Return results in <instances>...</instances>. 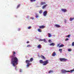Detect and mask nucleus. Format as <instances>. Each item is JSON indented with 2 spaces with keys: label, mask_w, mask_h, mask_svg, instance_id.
Returning a JSON list of instances; mask_svg holds the SVG:
<instances>
[{
  "label": "nucleus",
  "mask_w": 74,
  "mask_h": 74,
  "mask_svg": "<svg viewBox=\"0 0 74 74\" xmlns=\"http://www.w3.org/2000/svg\"><path fill=\"white\" fill-rule=\"evenodd\" d=\"M42 10H40L39 11V13L40 14H42Z\"/></svg>",
  "instance_id": "393cba45"
},
{
  "label": "nucleus",
  "mask_w": 74,
  "mask_h": 74,
  "mask_svg": "<svg viewBox=\"0 0 74 74\" xmlns=\"http://www.w3.org/2000/svg\"><path fill=\"white\" fill-rule=\"evenodd\" d=\"M30 18L31 19H32V20H33V19H34V18H33V17H31V18Z\"/></svg>",
  "instance_id": "4c0bfd02"
},
{
  "label": "nucleus",
  "mask_w": 74,
  "mask_h": 74,
  "mask_svg": "<svg viewBox=\"0 0 74 74\" xmlns=\"http://www.w3.org/2000/svg\"><path fill=\"white\" fill-rule=\"evenodd\" d=\"M30 61L28 60H26L25 61V62L26 63H27H27H30Z\"/></svg>",
  "instance_id": "ddd939ff"
},
{
  "label": "nucleus",
  "mask_w": 74,
  "mask_h": 74,
  "mask_svg": "<svg viewBox=\"0 0 74 74\" xmlns=\"http://www.w3.org/2000/svg\"><path fill=\"white\" fill-rule=\"evenodd\" d=\"M53 73V71H50L49 72V73Z\"/></svg>",
  "instance_id": "4be33fe9"
},
{
  "label": "nucleus",
  "mask_w": 74,
  "mask_h": 74,
  "mask_svg": "<svg viewBox=\"0 0 74 74\" xmlns=\"http://www.w3.org/2000/svg\"><path fill=\"white\" fill-rule=\"evenodd\" d=\"M55 26L56 27H60V26L58 24H56L55 25Z\"/></svg>",
  "instance_id": "4468645a"
},
{
  "label": "nucleus",
  "mask_w": 74,
  "mask_h": 74,
  "mask_svg": "<svg viewBox=\"0 0 74 74\" xmlns=\"http://www.w3.org/2000/svg\"><path fill=\"white\" fill-rule=\"evenodd\" d=\"M74 19V18H71L70 19V21H73V20Z\"/></svg>",
  "instance_id": "c85d7f7f"
},
{
  "label": "nucleus",
  "mask_w": 74,
  "mask_h": 74,
  "mask_svg": "<svg viewBox=\"0 0 74 74\" xmlns=\"http://www.w3.org/2000/svg\"><path fill=\"white\" fill-rule=\"evenodd\" d=\"M56 55V53L55 52H53V53L52 54V56H55Z\"/></svg>",
  "instance_id": "f8f14e48"
},
{
  "label": "nucleus",
  "mask_w": 74,
  "mask_h": 74,
  "mask_svg": "<svg viewBox=\"0 0 74 74\" xmlns=\"http://www.w3.org/2000/svg\"><path fill=\"white\" fill-rule=\"evenodd\" d=\"M41 58L42 59H46V58L44 57V56H43L42 55H41Z\"/></svg>",
  "instance_id": "9d476101"
},
{
  "label": "nucleus",
  "mask_w": 74,
  "mask_h": 74,
  "mask_svg": "<svg viewBox=\"0 0 74 74\" xmlns=\"http://www.w3.org/2000/svg\"><path fill=\"white\" fill-rule=\"evenodd\" d=\"M61 10L63 12H66L67 11V10L66 9H62Z\"/></svg>",
  "instance_id": "1a4fd4ad"
},
{
  "label": "nucleus",
  "mask_w": 74,
  "mask_h": 74,
  "mask_svg": "<svg viewBox=\"0 0 74 74\" xmlns=\"http://www.w3.org/2000/svg\"><path fill=\"white\" fill-rule=\"evenodd\" d=\"M68 51H69V52H70V51H71V49H68Z\"/></svg>",
  "instance_id": "cd10ccee"
},
{
  "label": "nucleus",
  "mask_w": 74,
  "mask_h": 74,
  "mask_svg": "<svg viewBox=\"0 0 74 74\" xmlns=\"http://www.w3.org/2000/svg\"><path fill=\"white\" fill-rule=\"evenodd\" d=\"M49 42H51V40H49Z\"/></svg>",
  "instance_id": "e433bc0d"
},
{
  "label": "nucleus",
  "mask_w": 74,
  "mask_h": 74,
  "mask_svg": "<svg viewBox=\"0 0 74 74\" xmlns=\"http://www.w3.org/2000/svg\"><path fill=\"white\" fill-rule=\"evenodd\" d=\"M48 35L49 37H52V35H51V34L48 33Z\"/></svg>",
  "instance_id": "a211bd4d"
},
{
  "label": "nucleus",
  "mask_w": 74,
  "mask_h": 74,
  "mask_svg": "<svg viewBox=\"0 0 74 74\" xmlns=\"http://www.w3.org/2000/svg\"><path fill=\"white\" fill-rule=\"evenodd\" d=\"M73 71H74V68L73 69V70H71V73H72V72H73Z\"/></svg>",
  "instance_id": "a878e982"
},
{
  "label": "nucleus",
  "mask_w": 74,
  "mask_h": 74,
  "mask_svg": "<svg viewBox=\"0 0 74 74\" xmlns=\"http://www.w3.org/2000/svg\"><path fill=\"white\" fill-rule=\"evenodd\" d=\"M31 27H32L31 26H29L28 27V29H31Z\"/></svg>",
  "instance_id": "473e14b6"
},
{
  "label": "nucleus",
  "mask_w": 74,
  "mask_h": 74,
  "mask_svg": "<svg viewBox=\"0 0 74 74\" xmlns=\"http://www.w3.org/2000/svg\"><path fill=\"white\" fill-rule=\"evenodd\" d=\"M61 72L62 73L65 74L66 73H69V72H70V71H66L64 70H62L61 71Z\"/></svg>",
  "instance_id": "7ed1b4c3"
},
{
  "label": "nucleus",
  "mask_w": 74,
  "mask_h": 74,
  "mask_svg": "<svg viewBox=\"0 0 74 74\" xmlns=\"http://www.w3.org/2000/svg\"><path fill=\"white\" fill-rule=\"evenodd\" d=\"M30 47V45H27V47Z\"/></svg>",
  "instance_id": "c9c22d12"
},
{
  "label": "nucleus",
  "mask_w": 74,
  "mask_h": 74,
  "mask_svg": "<svg viewBox=\"0 0 74 74\" xmlns=\"http://www.w3.org/2000/svg\"><path fill=\"white\" fill-rule=\"evenodd\" d=\"M64 22L65 23H66V20L64 21Z\"/></svg>",
  "instance_id": "37998d69"
},
{
  "label": "nucleus",
  "mask_w": 74,
  "mask_h": 74,
  "mask_svg": "<svg viewBox=\"0 0 74 74\" xmlns=\"http://www.w3.org/2000/svg\"><path fill=\"white\" fill-rule=\"evenodd\" d=\"M41 47L42 46L41 45H39L37 47L38 48H39V49H40L41 48Z\"/></svg>",
  "instance_id": "9b49d317"
},
{
  "label": "nucleus",
  "mask_w": 74,
  "mask_h": 74,
  "mask_svg": "<svg viewBox=\"0 0 74 74\" xmlns=\"http://www.w3.org/2000/svg\"><path fill=\"white\" fill-rule=\"evenodd\" d=\"M33 60V58H31L30 59V62H32Z\"/></svg>",
  "instance_id": "aec40b11"
},
{
  "label": "nucleus",
  "mask_w": 74,
  "mask_h": 74,
  "mask_svg": "<svg viewBox=\"0 0 74 74\" xmlns=\"http://www.w3.org/2000/svg\"><path fill=\"white\" fill-rule=\"evenodd\" d=\"M19 71H20V72L21 73V72H22V70H21V69H20V70Z\"/></svg>",
  "instance_id": "58836bf2"
},
{
  "label": "nucleus",
  "mask_w": 74,
  "mask_h": 74,
  "mask_svg": "<svg viewBox=\"0 0 74 74\" xmlns=\"http://www.w3.org/2000/svg\"><path fill=\"white\" fill-rule=\"evenodd\" d=\"M20 7V4L18 5L17 6V8H19V7Z\"/></svg>",
  "instance_id": "f704fd0d"
},
{
  "label": "nucleus",
  "mask_w": 74,
  "mask_h": 74,
  "mask_svg": "<svg viewBox=\"0 0 74 74\" xmlns=\"http://www.w3.org/2000/svg\"><path fill=\"white\" fill-rule=\"evenodd\" d=\"M39 27L40 29H44L45 27V26L44 25H42L40 26Z\"/></svg>",
  "instance_id": "423d86ee"
},
{
  "label": "nucleus",
  "mask_w": 74,
  "mask_h": 74,
  "mask_svg": "<svg viewBox=\"0 0 74 74\" xmlns=\"http://www.w3.org/2000/svg\"><path fill=\"white\" fill-rule=\"evenodd\" d=\"M48 5V4H46L45 5H44L42 7V9H44L45 8H46V7Z\"/></svg>",
  "instance_id": "6e6552de"
},
{
  "label": "nucleus",
  "mask_w": 74,
  "mask_h": 74,
  "mask_svg": "<svg viewBox=\"0 0 74 74\" xmlns=\"http://www.w3.org/2000/svg\"><path fill=\"white\" fill-rule=\"evenodd\" d=\"M60 45V44H58L57 45V47H59V45Z\"/></svg>",
  "instance_id": "ea45409f"
},
{
  "label": "nucleus",
  "mask_w": 74,
  "mask_h": 74,
  "mask_svg": "<svg viewBox=\"0 0 74 74\" xmlns=\"http://www.w3.org/2000/svg\"><path fill=\"white\" fill-rule=\"evenodd\" d=\"M70 35H69L67 36H66V37H68V38H70Z\"/></svg>",
  "instance_id": "c756f323"
},
{
  "label": "nucleus",
  "mask_w": 74,
  "mask_h": 74,
  "mask_svg": "<svg viewBox=\"0 0 74 74\" xmlns=\"http://www.w3.org/2000/svg\"><path fill=\"white\" fill-rule=\"evenodd\" d=\"M46 4V2H41L40 3V5H44V4Z\"/></svg>",
  "instance_id": "0eeeda50"
},
{
  "label": "nucleus",
  "mask_w": 74,
  "mask_h": 74,
  "mask_svg": "<svg viewBox=\"0 0 74 74\" xmlns=\"http://www.w3.org/2000/svg\"><path fill=\"white\" fill-rule=\"evenodd\" d=\"M72 46H74V42H72Z\"/></svg>",
  "instance_id": "2f4dec72"
},
{
  "label": "nucleus",
  "mask_w": 74,
  "mask_h": 74,
  "mask_svg": "<svg viewBox=\"0 0 74 74\" xmlns=\"http://www.w3.org/2000/svg\"><path fill=\"white\" fill-rule=\"evenodd\" d=\"M27 44H29V41H27Z\"/></svg>",
  "instance_id": "a19ab883"
},
{
  "label": "nucleus",
  "mask_w": 74,
  "mask_h": 74,
  "mask_svg": "<svg viewBox=\"0 0 74 74\" xmlns=\"http://www.w3.org/2000/svg\"><path fill=\"white\" fill-rule=\"evenodd\" d=\"M64 47V45L62 44V45L59 46V48H61V47Z\"/></svg>",
  "instance_id": "f3484780"
},
{
  "label": "nucleus",
  "mask_w": 74,
  "mask_h": 74,
  "mask_svg": "<svg viewBox=\"0 0 74 74\" xmlns=\"http://www.w3.org/2000/svg\"><path fill=\"white\" fill-rule=\"evenodd\" d=\"M60 60L61 62H65V61H66L67 60V59L65 58H60Z\"/></svg>",
  "instance_id": "20e7f679"
},
{
  "label": "nucleus",
  "mask_w": 74,
  "mask_h": 74,
  "mask_svg": "<svg viewBox=\"0 0 74 74\" xmlns=\"http://www.w3.org/2000/svg\"><path fill=\"white\" fill-rule=\"evenodd\" d=\"M39 41H43V39H40L39 40Z\"/></svg>",
  "instance_id": "bb28decb"
},
{
  "label": "nucleus",
  "mask_w": 74,
  "mask_h": 74,
  "mask_svg": "<svg viewBox=\"0 0 74 74\" xmlns=\"http://www.w3.org/2000/svg\"><path fill=\"white\" fill-rule=\"evenodd\" d=\"M20 30H21L20 29H18V31H20Z\"/></svg>",
  "instance_id": "79ce46f5"
},
{
  "label": "nucleus",
  "mask_w": 74,
  "mask_h": 74,
  "mask_svg": "<svg viewBox=\"0 0 74 74\" xmlns=\"http://www.w3.org/2000/svg\"><path fill=\"white\" fill-rule=\"evenodd\" d=\"M38 15L36 14V18H38Z\"/></svg>",
  "instance_id": "72a5a7b5"
},
{
  "label": "nucleus",
  "mask_w": 74,
  "mask_h": 74,
  "mask_svg": "<svg viewBox=\"0 0 74 74\" xmlns=\"http://www.w3.org/2000/svg\"><path fill=\"white\" fill-rule=\"evenodd\" d=\"M43 41L44 42H47V41H46V40L45 39H43Z\"/></svg>",
  "instance_id": "b1692460"
},
{
  "label": "nucleus",
  "mask_w": 74,
  "mask_h": 74,
  "mask_svg": "<svg viewBox=\"0 0 74 74\" xmlns=\"http://www.w3.org/2000/svg\"><path fill=\"white\" fill-rule=\"evenodd\" d=\"M47 13H48V12H47V11H45L43 13V16H46L47 15Z\"/></svg>",
  "instance_id": "39448f33"
},
{
  "label": "nucleus",
  "mask_w": 74,
  "mask_h": 74,
  "mask_svg": "<svg viewBox=\"0 0 74 74\" xmlns=\"http://www.w3.org/2000/svg\"><path fill=\"white\" fill-rule=\"evenodd\" d=\"M69 39L68 38H66L65 39V41H68V40H69Z\"/></svg>",
  "instance_id": "7c9ffc66"
},
{
  "label": "nucleus",
  "mask_w": 74,
  "mask_h": 74,
  "mask_svg": "<svg viewBox=\"0 0 74 74\" xmlns=\"http://www.w3.org/2000/svg\"><path fill=\"white\" fill-rule=\"evenodd\" d=\"M30 1L31 2H32V3L34 1H36V0H30Z\"/></svg>",
  "instance_id": "5701e85b"
},
{
  "label": "nucleus",
  "mask_w": 74,
  "mask_h": 74,
  "mask_svg": "<svg viewBox=\"0 0 74 74\" xmlns=\"http://www.w3.org/2000/svg\"><path fill=\"white\" fill-rule=\"evenodd\" d=\"M30 65H31V63H28L27 64V66L28 67H29Z\"/></svg>",
  "instance_id": "2eb2a0df"
},
{
  "label": "nucleus",
  "mask_w": 74,
  "mask_h": 74,
  "mask_svg": "<svg viewBox=\"0 0 74 74\" xmlns=\"http://www.w3.org/2000/svg\"><path fill=\"white\" fill-rule=\"evenodd\" d=\"M59 51L61 53H62V49H59Z\"/></svg>",
  "instance_id": "412c9836"
},
{
  "label": "nucleus",
  "mask_w": 74,
  "mask_h": 74,
  "mask_svg": "<svg viewBox=\"0 0 74 74\" xmlns=\"http://www.w3.org/2000/svg\"><path fill=\"white\" fill-rule=\"evenodd\" d=\"M13 55L11 56L10 58H11V64H12L13 66L15 67L16 66L18 63V59L15 56V54H16V53L15 51L12 52Z\"/></svg>",
  "instance_id": "f257e3e1"
},
{
  "label": "nucleus",
  "mask_w": 74,
  "mask_h": 74,
  "mask_svg": "<svg viewBox=\"0 0 74 74\" xmlns=\"http://www.w3.org/2000/svg\"><path fill=\"white\" fill-rule=\"evenodd\" d=\"M50 45H52V46H54V45H55V44H54V43H52L50 44Z\"/></svg>",
  "instance_id": "6ab92c4d"
},
{
  "label": "nucleus",
  "mask_w": 74,
  "mask_h": 74,
  "mask_svg": "<svg viewBox=\"0 0 74 74\" xmlns=\"http://www.w3.org/2000/svg\"><path fill=\"white\" fill-rule=\"evenodd\" d=\"M38 32H42L41 29H38Z\"/></svg>",
  "instance_id": "dca6fc26"
},
{
  "label": "nucleus",
  "mask_w": 74,
  "mask_h": 74,
  "mask_svg": "<svg viewBox=\"0 0 74 74\" xmlns=\"http://www.w3.org/2000/svg\"><path fill=\"white\" fill-rule=\"evenodd\" d=\"M48 61V60H46L44 61H42V60H40L39 62L40 63H41V64H43V66H45V65H47V64H48V63H49V62Z\"/></svg>",
  "instance_id": "f03ea898"
}]
</instances>
